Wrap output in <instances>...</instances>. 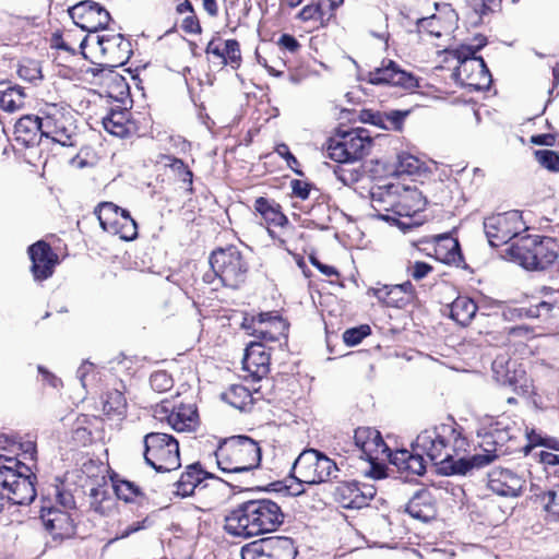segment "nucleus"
<instances>
[{"instance_id": "nucleus-50", "label": "nucleus", "mask_w": 559, "mask_h": 559, "mask_svg": "<svg viewBox=\"0 0 559 559\" xmlns=\"http://www.w3.org/2000/svg\"><path fill=\"white\" fill-rule=\"evenodd\" d=\"M477 51L473 47V45H461L457 47L454 51V57L460 62V67L457 68V72L463 69L466 70V66L468 62H473L477 59L478 56H476Z\"/></svg>"}, {"instance_id": "nucleus-21", "label": "nucleus", "mask_w": 559, "mask_h": 559, "mask_svg": "<svg viewBox=\"0 0 559 559\" xmlns=\"http://www.w3.org/2000/svg\"><path fill=\"white\" fill-rule=\"evenodd\" d=\"M525 480L508 468L497 467L488 473V488L502 497H519Z\"/></svg>"}, {"instance_id": "nucleus-8", "label": "nucleus", "mask_w": 559, "mask_h": 559, "mask_svg": "<svg viewBox=\"0 0 559 559\" xmlns=\"http://www.w3.org/2000/svg\"><path fill=\"white\" fill-rule=\"evenodd\" d=\"M144 461L157 473L180 467L179 443L171 435L150 432L144 436Z\"/></svg>"}, {"instance_id": "nucleus-25", "label": "nucleus", "mask_w": 559, "mask_h": 559, "mask_svg": "<svg viewBox=\"0 0 559 559\" xmlns=\"http://www.w3.org/2000/svg\"><path fill=\"white\" fill-rule=\"evenodd\" d=\"M205 479H215L222 481L218 476L203 469L199 462L187 466L180 478L176 481V495L182 498L193 495L195 488Z\"/></svg>"}, {"instance_id": "nucleus-7", "label": "nucleus", "mask_w": 559, "mask_h": 559, "mask_svg": "<svg viewBox=\"0 0 559 559\" xmlns=\"http://www.w3.org/2000/svg\"><path fill=\"white\" fill-rule=\"evenodd\" d=\"M372 144L370 131L365 128H338L335 136L326 141V154L336 163L352 164L368 155Z\"/></svg>"}, {"instance_id": "nucleus-42", "label": "nucleus", "mask_w": 559, "mask_h": 559, "mask_svg": "<svg viewBox=\"0 0 559 559\" xmlns=\"http://www.w3.org/2000/svg\"><path fill=\"white\" fill-rule=\"evenodd\" d=\"M421 167V162L415 157L414 155L402 152L397 155V160L395 164V174L401 175H413L419 171Z\"/></svg>"}, {"instance_id": "nucleus-54", "label": "nucleus", "mask_w": 559, "mask_h": 559, "mask_svg": "<svg viewBox=\"0 0 559 559\" xmlns=\"http://www.w3.org/2000/svg\"><path fill=\"white\" fill-rule=\"evenodd\" d=\"M500 9L501 0H481L474 8L475 14L477 15L478 19V21L474 22V24L477 25L478 23H480L483 16L497 12Z\"/></svg>"}, {"instance_id": "nucleus-63", "label": "nucleus", "mask_w": 559, "mask_h": 559, "mask_svg": "<svg viewBox=\"0 0 559 559\" xmlns=\"http://www.w3.org/2000/svg\"><path fill=\"white\" fill-rule=\"evenodd\" d=\"M181 28L188 34L201 33V25L194 12L182 20Z\"/></svg>"}, {"instance_id": "nucleus-58", "label": "nucleus", "mask_w": 559, "mask_h": 559, "mask_svg": "<svg viewBox=\"0 0 559 559\" xmlns=\"http://www.w3.org/2000/svg\"><path fill=\"white\" fill-rule=\"evenodd\" d=\"M290 187L294 197L299 198L300 200H307L312 185L299 179H293L290 181Z\"/></svg>"}, {"instance_id": "nucleus-55", "label": "nucleus", "mask_w": 559, "mask_h": 559, "mask_svg": "<svg viewBox=\"0 0 559 559\" xmlns=\"http://www.w3.org/2000/svg\"><path fill=\"white\" fill-rule=\"evenodd\" d=\"M275 152L282 156L286 163L287 166L298 176H304V171L298 168L299 162L296 158V156L289 151V147L285 143L277 144L275 147Z\"/></svg>"}, {"instance_id": "nucleus-1", "label": "nucleus", "mask_w": 559, "mask_h": 559, "mask_svg": "<svg viewBox=\"0 0 559 559\" xmlns=\"http://www.w3.org/2000/svg\"><path fill=\"white\" fill-rule=\"evenodd\" d=\"M450 442H453L454 448L462 447L465 443L461 427L454 421L453 424H441L432 429L421 431L412 443V451L397 450L391 454L390 462L401 472L420 476L426 472L425 456H427L437 466L438 473L441 474L444 453Z\"/></svg>"}, {"instance_id": "nucleus-23", "label": "nucleus", "mask_w": 559, "mask_h": 559, "mask_svg": "<svg viewBox=\"0 0 559 559\" xmlns=\"http://www.w3.org/2000/svg\"><path fill=\"white\" fill-rule=\"evenodd\" d=\"M40 136L51 139L62 146H72V132L66 123L61 112H46L43 116V128Z\"/></svg>"}, {"instance_id": "nucleus-27", "label": "nucleus", "mask_w": 559, "mask_h": 559, "mask_svg": "<svg viewBox=\"0 0 559 559\" xmlns=\"http://www.w3.org/2000/svg\"><path fill=\"white\" fill-rule=\"evenodd\" d=\"M198 409L192 404H180L173 407V414L169 418L170 427L178 431H193L198 426Z\"/></svg>"}, {"instance_id": "nucleus-51", "label": "nucleus", "mask_w": 559, "mask_h": 559, "mask_svg": "<svg viewBox=\"0 0 559 559\" xmlns=\"http://www.w3.org/2000/svg\"><path fill=\"white\" fill-rule=\"evenodd\" d=\"M358 119L362 123H369L376 127H379L383 130H390L386 123H384V115L380 111H374L372 109H362L358 114Z\"/></svg>"}, {"instance_id": "nucleus-49", "label": "nucleus", "mask_w": 559, "mask_h": 559, "mask_svg": "<svg viewBox=\"0 0 559 559\" xmlns=\"http://www.w3.org/2000/svg\"><path fill=\"white\" fill-rule=\"evenodd\" d=\"M411 109L406 110H390L388 112H382L384 115V123L390 127V130L402 131L405 119L409 116Z\"/></svg>"}, {"instance_id": "nucleus-9", "label": "nucleus", "mask_w": 559, "mask_h": 559, "mask_svg": "<svg viewBox=\"0 0 559 559\" xmlns=\"http://www.w3.org/2000/svg\"><path fill=\"white\" fill-rule=\"evenodd\" d=\"M292 472L298 474V479L308 485L325 483L336 478V463L323 452L316 449L304 450L295 460Z\"/></svg>"}, {"instance_id": "nucleus-62", "label": "nucleus", "mask_w": 559, "mask_h": 559, "mask_svg": "<svg viewBox=\"0 0 559 559\" xmlns=\"http://www.w3.org/2000/svg\"><path fill=\"white\" fill-rule=\"evenodd\" d=\"M152 523L153 522L148 518H145L142 521L134 522L130 524L124 531H122L121 534L117 536L115 539L127 538L141 530L150 527Z\"/></svg>"}, {"instance_id": "nucleus-26", "label": "nucleus", "mask_w": 559, "mask_h": 559, "mask_svg": "<svg viewBox=\"0 0 559 559\" xmlns=\"http://www.w3.org/2000/svg\"><path fill=\"white\" fill-rule=\"evenodd\" d=\"M43 128V117L25 115L14 126V134L17 142L29 147L39 144Z\"/></svg>"}, {"instance_id": "nucleus-19", "label": "nucleus", "mask_w": 559, "mask_h": 559, "mask_svg": "<svg viewBox=\"0 0 559 559\" xmlns=\"http://www.w3.org/2000/svg\"><path fill=\"white\" fill-rule=\"evenodd\" d=\"M519 429L513 425L503 421H495L490 425L489 430L484 435L481 447H489L496 454L504 455L516 452V448L509 445L514 442L516 436L514 432Z\"/></svg>"}, {"instance_id": "nucleus-34", "label": "nucleus", "mask_w": 559, "mask_h": 559, "mask_svg": "<svg viewBox=\"0 0 559 559\" xmlns=\"http://www.w3.org/2000/svg\"><path fill=\"white\" fill-rule=\"evenodd\" d=\"M112 489L118 499L124 502H132L136 497H144L142 489L128 479L120 478L117 474L110 477Z\"/></svg>"}, {"instance_id": "nucleus-56", "label": "nucleus", "mask_w": 559, "mask_h": 559, "mask_svg": "<svg viewBox=\"0 0 559 559\" xmlns=\"http://www.w3.org/2000/svg\"><path fill=\"white\" fill-rule=\"evenodd\" d=\"M17 74L21 79L28 82L41 79L40 68L38 63L33 60H28L26 63L21 64L17 70Z\"/></svg>"}, {"instance_id": "nucleus-2", "label": "nucleus", "mask_w": 559, "mask_h": 559, "mask_svg": "<svg viewBox=\"0 0 559 559\" xmlns=\"http://www.w3.org/2000/svg\"><path fill=\"white\" fill-rule=\"evenodd\" d=\"M284 518L281 507L271 499H250L228 512L224 528L231 536L250 538L276 531Z\"/></svg>"}, {"instance_id": "nucleus-64", "label": "nucleus", "mask_w": 559, "mask_h": 559, "mask_svg": "<svg viewBox=\"0 0 559 559\" xmlns=\"http://www.w3.org/2000/svg\"><path fill=\"white\" fill-rule=\"evenodd\" d=\"M395 286L399 289V292L403 295V298H405L406 301H408V304L417 299L416 288L411 281H406L402 284H395Z\"/></svg>"}, {"instance_id": "nucleus-45", "label": "nucleus", "mask_w": 559, "mask_h": 559, "mask_svg": "<svg viewBox=\"0 0 559 559\" xmlns=\"http://www.w3.org/2000/svg\"><path fill=\"white\" fill-rule=\"evenodd\" d=\"M534 157L540 166L551 173L559 171V153L552 150H536Z\"/></svg>"}, {"instance_id": "nucleus-16", "label": "nucleus", "mask_w": 559, "mask_h": 559, "mask_svg": "<svg viewBox=\"0 0 559 559\" xmlns=\"http://www.w3.org/2000/svg\"><path fill=\"white\" fill-rule=\"evenodd\" d=\"M97 45L109 69L122 67L132 56L131 43L122 34L99 35Z\"/></svg>"}, {"instance_id": "nucleus-52", "label": "nucleus", "mask_w": 559, "mask_h": 559, "mask_svg": "<svg viewBox=\"0 0 559 559\" xmlns=\"http://www.w3.org/2000/svg\"><path fill=\"white\" fill-rule=\"evenodd\" d=\"M432 271H433L432 265L427 262H424V261H416L414 263L408 262V265L406 267L407 274L414 281H420V280L425 278Z\"/></svg>"}, {"instance_id": "nucleus-35", "label": "nucleus", "mask_w": 559, "mask_h": 559, "mask_svg": "<svg viewBox=\"0 0 559 559\" xmlns=\"http://www.w3.org/2000/svg\"><path fill=\"white\" fill-rule=\"evenodd\" d=\"M263 324L266 329H272L275 336L287 340L289 323L278 313V311L260 312L259 325Z\"/></svg>"}, {"instance_id": "nucleus-48", "label": "nucleus", "mask_w": 559, "mask_h": 559, "mask_svg": "<svg viewBox=\"0 0 559 559\" xmlns=\"http://www.w3.org/2000/svg\"><path fill=\"white\" fill-rule=\"evenodd\" d=\"M150 385L156 392H166L174 385L171 376L165 370H158L151 374Z\"/></svg>"}, {"instance_id": "nucleus-24", "label": "nucleus", "mask_w": 559, "mask_h": 559, "mask_svg": "<svg viewBox=\"0 0 559 559\" xmlns=\"http://www.w3.org/2000/svg\"><path fill=\"white\" fill-rule=\"evenodd\" d=\"M270 359V353L265 350V345L262 342H251L245 350L242 368L253 377L261 379L269 372Z\"/></svg>"}, {"instance_id": "nucleus-41", "label": "nucleus", "mask_w": 559, "mask_h": 559, "mask_svg": "<svg viewBox=\"0 0 559 559\" xmlns=\"http://www.w3.org/2000/svg\"><path fill=\"white\" fill-rule=\"evenodd\" d=\"M223 58H221V64H229L233 69H238L241 64V51L240 45L237 39H227L224 43Z\"/></svg>"}, {"instance_id": "nucleus-4", "label": "nucleus", "mask_w": 559, "mask_h": 559, "mask_svg": "<svg viewBox=\"0 0 559 559\" xmlns=\"http://www.w3.org/2000/svg\"><path fill=\"white\" fill-rule=\"evenodd\" d=\"M211 271L203 275L206 284L218 280L224 287L238 289L247 281L249 263L240 249L235 245L218 247L210 253Z\"/></svg>"}, {"instance_id": "nucleus-10", "label": "nucleus", "mask_w": 559, "mask_h": 559, "mask_svg": "<svg viewBox=\"0 0 559 559\" xmlns=\"http://www.w3.org/2000/svg\"><path fill=\"white\" fill-rule=\"evenodd\" d=\"M522 226V215L519 211L499 213L484 219L486 237L493 248L508 243L516 237Z\"/></svg>"}, {"instance_id": "nucleus-40", "label": "nucleus", "mask_w": 559, "mask_h": 559, "mask_svg": "<svg viewBox=\"0 0 559 559\" xmlns=\"http://www.w3.org/2000/svg\"><path fill=\"white\" fill-rule=\"evenodd\" d=\"M438 240L442 241L443 247L448 250L445 255V260L448 262H452L456 266H462L464 269L467 267V265L464 262V257L461 251V247L457 239H454L448 235H442L438 237Z\"/></svg>"}, {"instance_id": "nucleus-57", "label": "nucleus", "mask_w": 559, "mask_h": 559, "mask_svg": "<svg viewBox=\"0 0 559 559\" xmlns=\"http://www.w3.org/2000/svg\"><path fill=\"white\" fill-rule=\"evenodd\" d=\"M373 437H371V441L372 442L370 445V450H371V453H370V456H367L366 461H368L369 463H372L374 461L378 460V454L379 452H383L384 449L386 448V444L384 442V440L382 439V436L381 433L373 428Z\"/></svg>"}, {"instance_id": "nucleus-43", "label": "nucleus", "mask_w": 559, "mask_h": 559, "mask_svg": "<svg viewBox=\"0 0 559 559\" xmlns=\"http://www.w3.org/2000/svg\"><path fill=\"white\" fill-rule=\"evenodd\" d=\"M109 489L107 484L98 485L93 487L90 491V507L93 511L104 515L106 513V507L104 502L109 499Z\"/></svg>"}, {"instance_id": "nucleus-6", "label": "nucleus", "mask_w": 559, "mask_h": 559, "mask_svg": "<svg viewBox=\"0 0 559 559\" xmlns=\"http://www.w3.org/2000/svg\"><path fill=\"white\" fill-rule=\"evenodd\" d=\"M11 465L0 464V497L13 504L27 506L36 498V475L16 459H7Z\"/></svg>"}, {"instance_id": "nucleus-37", "label": "nucleus", "mask_w": 559, "mask_h": 559, "mask_svg": "<svg viewBox=\"0 0 559 559\" xmlns=\"http://www.w3.org/2000/svg\"><path fill=\"white\" fill-rule=\"evenodd\" d=\"M104 413L110 417H124L127 414V400L119 390L108 391L103 405Z\"/></svg>"}, {"instance_id": "nucleus-31", "label": "nucleus", "mask_w": 559, "mask_h": 559, "mask_svg": "<svg viewBox=\"0 0 559 559\" xmlns=\"http://www.w3.org/2000/svg\"><path fill=\"white\" fill-rule=\"evenodd\" d=\"M477 305L466 296L456 297L451 304L450 317L462 326L469 324L477 312Z\"/></svg>"}, {"instance_id": "nucleus-53", "label": "nucleus", "mask_w": 559, "mask_h": 559, "mask_svg": "<svg viewBox=\"0 0 559 559\" xmlns=\"http://www.w3.org/2000/svg\"><path fill=\"white\" fill-rule=\"evenodd\" d=\"M334 175L344 186L355 185L360 179V171L358 169H348L344 166H336Z\"/></svg>"}, {"instance_id": "nucleus-15", "label": "nucleus", "mask_w": 559, "mask_h": 559, "mask_svg": "<svg viewBox=\"0 0 559 559\" xmlns=\"http://www.w3.org/2000/svg\"><path fill=\"white\" fill-rule=\"evenodd\" d=\"M27 253L32 261L31 271L34 280L40 282L49 278L59 262L51 246L45 240H38L27 248Z\"/></svg>"}, {"instance_id": "nucleus-12", "label": "nucleus", "mask_w": 559, "mask_h": 559, "mask_svg": "<svg viewBox=\"0 0 559 559\" xmlns=\"http://www.w3.org/2000/svg\"><path fill=\"white\" fill-rule=\"evenodd\" d=\"M371 85H392L413 91L419 87L418 79L393 60L383 59L380 67L369 71L365 79Z\"/></svg>"}, {"instance_id": "nucleus-20", "label": "nucleus", "mask_w": 559, "mask_h": 559, "mask_svg": "<svg viewBox=\"0 0 559 559\" xmlns=\"http://www.w3.org/2000/svg\"><path fill=\"white\" fill-rule=\"evenodd\" d=\"M493 377L501 385H508L518 394L527 392L526 372L523 369H516V362L504 357H497L492 361Z\"/></svg>"}, {"instance_id": "nucleus-59", "label": "nucleus", "mask_w": 559, "mask_h": 559, "mask_svg": "<svg viewBox=\"0 0 559 559\" xmlns=\"http://www.w3.org/2000/svg\"><path fill=\"white\" fill-rule=\"evenodd\" d=\"M323 12L320 4L305 5L297 15V19L307 22L317 17L322 19Z\"/></svg>"}, {"instance_id": "nucleus-13", "label": "nucleus", "mask_w": 559, "mask_h": 559, "mask_svg": "<svg viewBox=\"0 0 559 559\" xmlns=\"http://www.w3.org/2000/svg\"><path fill=\"white\" fill-rule=\"evenodd\" d=\"M376 493L374 486L357 480L340 481L333 490L334 500L344 509H361L368 506Z\"/></svg>"}, {"instance_id": "nucleus-36", "label": "nucleus", "mask_w": 559, "mask_h": 559, "mask_svg": "<svg viewBox=\"0 0 559 559\" xmlns=\"http://www.w3.org/2000/svg\"><path fill=\"white\" fill-rule=\"evenodd\" d=\"M162 159L165 160V166L169 167L182 183L187 185V191L192 192L193 173L189 169L188 165L180 158L173 155H163Z\"/></svg>"}, {"instance_id": "nucleus-47", "label": "nucleus", "mask_w": 559, "mask_h": 559, "mask_svg": "<svg viewBox=\"0 0 559 559\" xmlns=\"http://www.w3.org/2000/svg\"><path fill=\"white\" fill-rule=\"evenodd\" d=\"M556 487L557 490H548L540 495L536 493V497L542 500L548 499L547 503L544 506V510L549 513L555 521H559V484Z\"/></svg>"}, {"instance_id": "nucleus-3", "label": "nucleus", "mask_w": 559, "mask_h": 559, "mask_svg": "<svg viewBox=\"0 0 559 559\" xmlns=\"http://www.w3.org/2000/svg\"><path fill=\"white\" fill-rule=\"evenodd\" d=\"M218 468L228 474H247L261 464L262 451L259 443L245 435L222 439L215 451Z\"/></svg>"}, {"instance_id": "nucleus-5", "label": "nucleus", "mask_w": 559, "mask_h": 559, "mask_svg": "<svg viewBox=\"0 0 559 559\" xmlns=\"http://www.w3.org/2000/svg\"><path fill=\"white\" fill-rule=\"evenodd\" d=\"M558 250L559 246L551 237L526 235L513 242L506 254L525 270L545 271L558 259Z\"/></svg>"}, {"instance_id": "nucleus-32", "label": "nucleus", "mask_w": 559, "mask_h": 559, "mask_svg": "<svg viewBox=\"0 0 559 559\" xmlns=\"http://www.w3.org/2000/svg\"><path fill=\"white\" fill-rule=\"evenodd\" d=\"M128 210H124L112 202H100L94 210V214L99 221V225L105 231H111L117 226V221Z\"/></svg>"}, {"instance_id": "nucleus-18", "label": "nucleus", "mask_w": 559, "mask_h": 559, "mask_svg": "<svg viewBox=\"0 0 559 559\" xmlns=\"http://www.w3.org/2000/svg\"><path fill=\"white\" fill-rule=\"evenodd\" d=\"M484 454H474L471 457H460L454 460L453 455L447 450L444 453V463H442L441 475H466L473 468L484 467L495 461L499 454H496L489 447H484Z\"/></svg>"}, {"instance_id": "nucleus-46", "label": "nucleus", "mask_w": 559, "mask_h": 559, "mask_svg": "<svg viewBox=\"0 0 559 559\" xmlns=\"http://www.w3.org/2000/svg\"><path fill=\"white\" fill-rule=\"evenodd\" d=\"M370 334L371 328L368 324H361L355 328L347 329L343 333V341L347 346H356Z\"/></svg>"}, {"instance_id": "nucleus-29", "label": "nucleus", "mask_w": 559, "mask_h": 559, "mask_svg": "<svg viewBox=\"0 0 559 559\" xmlns=\"http://www.w3.org/2000/svg\"><path fill=\"white\" fill-rule=\"evenodd\" d=\"M26 94L19 85L10 81H0V107L7 112H14L24 106Z\"/></svg>"}, {"instance_id": "nucleus-61", "label": "nucleus", "mask_w": 559, "mask_h": 559, "mask_svg": "<svg viewBox=\"0 0 559 559\" xmlns=\"http://www.w3.org/2000/svg\"><path fill=\"white\" fill-rule=\"evenodd\" d=\"M277 45L290 53H296L301 48V45L296 37L286 33L281 35L277 40Z\"/></svg>"}, {"instance_id": "nucleus-39", "label": "nucleus", "mask_w": 559, "mask_h": 559, "mask_svg": "<svg viewBox=\"0 0 559 559\" xmlns=\"http://www.w3.org/2000/svg\"><path fill=\"white\" fill-rule=\"evenodd\" d=\"M251 399L250 391L241 384L231 385L229 390L223 394V400L238 409H243Z\"/></svg>"}, {"instance_id": "nucleus-38", "label": "nucleus", "mask_w": 559, "mask_h": 559, "mask_svg": "<svg viewBox=\"0 0 559 559\" xmlns=\"http://www.w3.org/2000/svg\"><path fill=\"white\" fill-rule=\"evenodd\" d=\"M108 233L118 235L124 241H132L138 237V224L127 211L117 221V226H114V229Z\"/></svg>"}, {"instance_id": "nucleus-60", "label": "nucleus", "mask_w": 559, "mask_h": 559, "mask_svg": "<svg viewBox=\"0 0 559 559\" xmlns=\"http://www.w3.org/2000/svg\"><path fill=\"white\" fill-rule=\"evenodd\" d=\"M56 501L66 510L75 508V500L73 495L69 490L56 487Z\"/></svg>"}, {"instance_id": "nucleus-14", "label": "nucleus", "mask_w": 559, "mask_h": 559, "mask_svg": "<svg viewBox=\"0 0 559 559\" xmlns=\"http://www.w3.org/2000/svg\"><path fill=\"white\" fill-rule=\"evenodd\" d=\"M251 551L259 559H295L297 546L292 537L270 536L251 544Z\"/></svg>"}, {"instance_id": "nucleus-22", "label": "nucleus", "mask_w": 559, "mask_h": 559, "mask_svg": "<svg viewBox=\"0 0 559 559\" xmlns=\"http://www.w3.org/2000/svg\"><path fill=\"white\" fill-rule=\"evenodd\" d=\"M405 512L415 520L428 523L438 514L436 497L427 488L418 489L406 503Z\"/></svg>"}, {"instance_id": "nucleus-30", "label": "nucleus", "mask_w": 559, "mask_h": 559, "mask_svg": "<svg viewBox=\"0 0 559 559\" xmlns=\"http://www.w3.org/2000/svg\"><path fill=\"white\" fill-rule=\"evenodd\" d=\"M129 112L127 109H110V112L103 118L104 129L120 139H124L130 134V128L128 124Z\"/></svg>"}, {"instance_id": "nucleus-28", "label": "nucleus", "mask_w": 559, "mask_h": 559, "mask_svg": "<svg viewBox=\"0 0 559 559\" xmlns=\"http://www.w3.org/2000/svg\"><path fill=\"white\" fill-rule=\"evenodd\" d=\"M253 206L262 218L270 225L284 227L289 223L287 216L282 212L281 205L274 200L259 197L255 199Z\"/></svg>"}, {"instance_id": "nucleus-44", "label": "nucleus", "mask_w": 559, "mask_h": 559, "mask_svg": "<svg viewBox=\"0 0 559 559\" xmlns=\"http://www.w3.org/2000/svg\"><path fill=\"white\" fill-rule=\"evenodd\" d=\"M373 435V428L371 427H358L357 429H355V433H354V442H355V445L360 450L361 454H360V457L361 459H367V456H370V453H371V450H370V445H372L370 442L371 441V437Z\"/></svg>"}, {"instance_id": "nucleus-11", "label": "nucleus", "mask_w": 559, "mask_h": 559, "mask_svg": "<svg viewBox=\"0 0 559 559\" xmlns=\"http://www.w3.org/2000/svg\"><path fill=\"white\" fill-rule=\"evenodd\" d=\"M70 17L81 29L96 33L107 28L111 21L110 13L98 2L82 0L68 9Z\"/></svg>"}, {"instance_id": "nucleus-33", "label": "nucleus", "mask_w": 559, "mask_h": 559, "mask_svg": "<svg viewBox=\"0 0 559 559\" xmlns=\"http://www.w3.org/2000/svg\"><path fill=\"white\" fill-rule=\"evenodd\" d=\"M379 301L388 307L404 308L408 305L403 295L399 292L395 285H382L381 287H372L369 289Z\"/></svg>"}, {"instance_id": "nucleus-17", "label": "nucleus", "mask_w": 559, "mask_h": 559, "mask_svg": "<svg viewBox=\"0 0 559 559\" xmlns=\"http://www.w3.org/2000/svg\"><path fill=\"white\" fill-rule=\"evenodd\" d=\"M40 519L55 540L72 538L76 534V525L71 514L57 507H41Z\"/></svg>"}]
</instances>
